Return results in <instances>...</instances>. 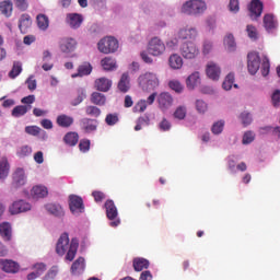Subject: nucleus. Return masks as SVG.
<instances>
[{"mask_svg":"<svg viewBox=\"0 0 280 280\" xmlns=\"http://www.w3.org/2000/svg\"><path fill=\"white\" fill-rule=\"evenodd\" d=\"M79 248V240L72 238L70 242L69 234L62 233L56 243V253L59 256L66 255V260L72 261L75 258Z\"/></svg>","mask_w":280,"mask_h":280,"instance_id":"1","label":"nucleus"},{"mask_svg":"<svg viewBox=\"0 0 280 280\" xmlns=\"http://www.w3.org/2000/svg\"><path fill=\"white\" fill-rule=\"evenodd\" d=\"M207 9L208 5L205 0H187L183 3L180 12L187 16L200 18Z\"/></svg>","mask_w":280,"mask_h":280,"instance_id":"2","label":"nucleus"},{"mask_svg":"<svg viewBox=\"0 0 280 280\" xmlns=\"http://www.w3.org/2000/svg\"><path fill=\"white\" fill-rule=\"evenodd\" d=\"M138 84L143 92H152L160 85L159 77L153 72H145L138 78Z\"/></svg>","mask_w":280,"mask_h":280,"instance_id":"3","label":"nucleus"},{"mask_svg":"<svg viewBox=\"0 0 280 280\" xmlns=\"http://www.w3.org/2000/svg\"><path fill=\"white\" fill-rule=\"evenodd\" d=\"M97 49L105 55L114 54L119 49V42L114 36L103 37L97 43Z\"/></svg>","mask_w":280,"mask_h":280,"instance_id":"4","label":"nucleus"},{"mask_svg":"<svg viewBox=\"0 0 280 280\" xmlns=\"http://www.w3.org/2000/svg\"><path fill=\"white\" fill-rule=\"evenodd\" d=\"M180 56L185 60H195L200 54V49L197 44L192 40H185L179 47Z\"/></svg>","mask_w":280,"mask_h":280,"instance_id":"5","label":"nucleus"},{"mask_svg":"<svg viewBox=\"0 0 280 280\" xmlns=\"http://www.w3.org/2000/svg\"><path fill=\"white\" fill-rule=\"evenodd\" d=\"M166 50L165 43L158 36L152 37L148 44V52L153 57L164 55Z\"/></svg>","mask_w":280,"mask_h":280,"instance_id":"6","label":"nucleus"},{"mask_svg":"<svg viewBox=\"0 0 280 280\" xmlns=\"http://www.w3.org/2000/svg\"><path fill=\"white\" fill-rule=\"evenodd\" d=\"M105 210H106L107 219L110 220L109 225L112 228L119 226L121 221L120 219H117L119 213H118V208L116 207L114 200H107L105 202Z\"/></svg>","mask_w":280,"mask_h":280,"instance_id":"7","label":"nucleus"},{"mask_svg":"<svg viewBox=\"0 0 280 280\" xmlns=\"http://www.w3.org/2000/svg\"><path fill=\"white\" fill-rule=\"evenodd\" d=\"M177 36L178 39L183 42H195L198 37V30L195 26L185 25L179 27Z\"/></svg>","mask_w":280,"mask_h":280,"instance_id":"8","label":"nucleus"},{"mask_svg":"<svg viewBox=\"0 0 280 280\" xmlns=\"http://www.w3.org/2000/svg\"><path fill=\"white\" fill-rule=\"evenodd\" d=\"M261 66L259 52L249 51L247 55V71L250 75L257 74Z\"/></svg>","mask_w":280,"mask_h":280,"instance_id":"9","label":"nucleus"},{"mask_svg":"<svg viewBox=\"0 0 280 280\" xmlns=\"http://www.w3.org/2000/svg\"><path fill=\"white\" fill-rule=\"evenodd\" d=\"M69 209L73 215H80L84 213L85 207L83 203V199L75 195L69 196Z\"/></svg>","mask_w":280,"mask_h":280,"instance_id":"10","label":"nucleus"},{"mask_svg":"<svg viewBox=\"0 0 280 280\" xmlns=\"http://www.w3.org/2000/svg\"><path fill=\"white\" fill-rule=\"evenodd\" d=\"M78 42L73 37H63L60 39L59 49L62 54L69 55L77 50Z\"/></svg>","mask_w":280,"mask_h":280,"instance_id":"11","label":"nucleus"},{"mask_svg":"<svg viewBox=\"0 0 280 280\" xmlns=\"http://www.w3.org/2000/svg\"><path fill=\"white\" fill-rule=\"evenodd\" d=\"M31 210H32L31 202L23 200V199L14 201L12 203V206L10 207V213L12 215L26 213V212H30Z\"/></svg>","mask_w":280,"mask_h":280,"instance_id":"12","label":"nucleus"},{"mask_svg":"<svg viewBox=\"0 0 280 280\" xmlns=\"http://www.w3.org/2000/svg\"><path fill=\"white\" fill-rule=\"evenodd\" d=\"M84 22V18L80 13H68L66 15V23L71 30H79Z\"/></svg>","mask_w":280,"mask_h":280,"instance_id":"13","label":"nucleus"},{"mask_svg":"<svg viewBox=\"0 0 280 280\" xmlns=\"http://www.w3.org/2000/svg\"><path fill=\"white\" fill-rule=\"evenodd\" d=\"M262 24L267 33H273L279 25L277 16L272 13L264 15Z\"/></svg>","mask_w":280,"mask_h":280,"instance_id":"14","label":"nucleus"},{"mask_svg":"<svg viewBox=\"0 0 280 280\" xmlns=\"http://www.w3.org/2000/svg\"><path fill=\"white\" fill-rule=\"evenodd\" d=\"M45 210L48 214L57 219H62L66 214L63 207L56 202L45 205Z\"/></svg>","mask_w":280,"mask_h":280,"instance_id":"15","label":"nucleus"},{"mask_svg":"<svg viewBox=\"0 0 280 280\" xmlns=\"http://www.w3.org/2000/svg\"><path fill=\"white\" fill-rule=\"evenodd\" d=\"M248 11H249L250 20H253V21L257 20L258 18L261 16L262 11H264L262 2L259 0H252L250 4L248 7Z\"/></svg>","mask_w":280,"mask_h":280,"instance_id":"16","label":"nucleus"},{"mask_svg":"<svg viewBox=\"0 0 280 280\" xmlns=\"http://www.w3.org/2000/svg\"><path fill=\"white\" fill-rule=\"evenodd\" d=\"M158 103L160 109L166 112L173 106L174 98L170 93L163 92L158 96Z\"/></svg>","mask_w":280,"mask_h":280,"instance_id":"17","label":"nucleus"},{"mask_svg":"<svg viewBox=\"0 0 280 280\" xmlns=\"http://www.w3.org/2000/svg\"><path fill=\"white\" fill-rule=\"evenodd\" d=\"M0 268L2 271L12 275H15L20 271L19 262H15V260H8L3 258L0 259Z\"/></svg>","mask_w":280,"mask_h":280,"instance_id":"18","label":"nucleus"},{"mask_svg":"<svg viewBox=\"0 0 280 280\" xmlns=\"http://www.w3.org/2000/svg\"><path fill=\"white\" fill-rule=\"evenodd\" d=\"M201 74L196 70L186 80V86L189 91H194L201 85Z\"/></svg>","mask_w":280,"mask_h":280,"instance_id":"19","label":"nucleus"},{"mask_svg":"<svg viewBox=\"0 0 280 280\" xmlns=\"http://www.w3.org/2000/svg\"><path fill=\"white\" fill-rule=\"evenodd\" d=\"M207 77L212 81H219L221 78V68L214 61H210L207 65Z\"/></svg>","mask_w":280,"mask_h":280,"instance_id":"20","label":"nucleus"},{"mask_svg":"<svg viewBox=\"0 0 280 280\" xmlns=\"http://www.w3.org/2000/svg\"><path fill=\"white\" fill-rule=\"evenodd\" d=\"M223 47L225 48V51L232 54L237 50V44L235 40V36L232 33L225 34V37H223Z\"/></svg>","mask_w":280,"mask_h":280,"instance_id":"21","label":"nucleus"},{"mask_svg":"<svg viewBox=\"0 0 280 280\" xmlns=\"http://www.w3.org/2000/svg\"><path fill=\"white\" fill-rule=\"evenodd\" d=\"M31 196H33V199H44L48 196V188L44 185H36L33 186V189H31Z\"/></svg>","mask_w":280,"mask_h":280,"instance_id":"22","label":"nucleus"},{"mask_svg":"<svg viewBox=\"0 0 280 280\" xmlns=\"http://www.w3.org/2000/svg\"><path fill=\"white\" fill-rule=\"evenodd\" d=\"M31 26H32V18L30 16V14L27 13L22 14L19 21V27L21 33L27 34Z\"/></svg>","mask_w":280,"mask_h":280,"instance_id":"23","label":"nucleus"},{"mask_svg":"<svg viewBox=\"0 0 280 280\" xmlns=\"http://www.w3.org/2000/svg\"><path fill=\"white\" fill-rule=\"evenodd\" d=\"M13 183L16 187H23L27 183V177L23 168H18L13 174Z\"/></svg>","mask_w":280,"mask_h":280,"instance_id":"24","label":"nucleus"},{"mask_svg":"<svg viewBox=\"0 0 280 280\" xmlns=\"http://www.w3.org/2000/svg\"><path fill=\"white\" fill-rule=\"evenodd\" d=\"M0 236L5 241L10 242L12 238V226L10 222H1L0 223Z\"/></svg>","mask_w":280,"mask_h":280,"instance_id":"25","label":"nucleus"},{"mask_svg":"<svg viewBox=\"0 0 280 280\" xmlns=\"http://www.w3.org/2000/svg\"><path fill=\"white\" fill-rule=\"evenodd\" d=\"M184 65V59L183 57H180V55H177V52H174L173 55H171V57L168 58V66L173 69V70H180L182 67Z\"/></svg>","mask_w":280,"mask_h":280,"instance_id":"26","label":"nucleus"},{"mask_svg":"<svg viewBox=\"0 0 280 280\" xmlns=\"http://www.w3.org/2000/svg\"><path fill=\"white\" fill-rule=\"evenodd\" d=\"M80 126L85 132L90 133L97 129V121L89 118H83L80 120Z\"/></svg>","mask_w":280,"mask_h":280,"instance_id":"27","label":"nucleus"},{"mask_svg":"<svg viewBox=\"0 0 280 280\" xmlns=\"http://www.w3.org/2000/svg\"><path fill=\"white\" fill-rule=\"evenodd\" d=\"M92 71H93V68L90 63H82L78 68V73L72 74L71 78L75 79L78 77H80V78L86 77V75H90L92 73Z\"/></svg>","mask_w":280,"mask_h":280,"instance_id":"28","label":"nucleus"},{"mask_svg":"<svg viewBox=\"0 0 280 280\" xmlns=\"http://www.w3.org/2000/svg\"><path fill=\"white\" fill-rule=\"evenodd\" d=\"M95 86L101 92H108L113 86V82L106 78H102L95 81Z\"/></svg>","mask_w":280,"mask_h":280,"instance_id":"29","label":"nucleus"},{"mask_svg":"<svg viewBox=\"0 0 280 280\" xmlns=\"http://www.w3.org/2000/svg\"><path fill=\"white\" fill-rule=\"evenodd\" d=\"M118 90L121 93H127L130 90V77L124 73L118 82Z\"/></svg>","mask_w":280,"mask_h":280,"instance_id":"30","label":"nucleus"},{"mask_svg":"<svg viewBox=\"0 0 280 280\" xmlns=\"http://www.w3.org/2000/svg\"><path fill=\"white\" fill-rule=\"evenodd\" d=\"M56 122L58 126L62 128H69L70 126L73 125L74 118L67 115H59L56 119Z\"/></svg>","mask_w":280,"mask_h":280,"instance_id":"31","label":"nucleus"},{"mask_svg":"<svg viewBox=\"0 0 280 280\" xmlns=\"http://www.w3.org/2000/svg\"><path fill=\"white\" fill-rule=\"evenodd\" d=\"M10 174V164L7 158H2L0 161V179L5 180Z\"/></svg>","mask_w":280,"mask_h":280,"instance_id":"32","label":"nucleus"},{"mask_svg":"<svg viewBox=\"0 0 280 280\" xmlns=\"http://www.w3.org/2000/svg\"><path fill=\"white\" fill-rule=\"evenodd\" d=\"M85 268V260L84 258L80 257L74 260L71 265V271L73 275H80Z\"/></svg>","mask_w":280,"mask_h":280,"instance_id":"33","label":"nucleus"},{"mask_svg":"<svg viewBox=\"0 0 280 280\" xmlns=\"http://www.w3.org/2000/svg\"><path fill=\"white\" fill-rule=\"evenodd\" d=\"M179 40L180 39L178 38V36H172L167 38L164 43L165 49H167L168 51H176L179 46Z\"/></svg>","mask_w":280,"mask_h":280,"instance_id":"34","label":"nucleus"},{"mask_svg":"<svg viewBox=\"0 0 280 280\" xmlns=\"http://www.w3.org/2000/svg\"><path fill=\"white\" fill-rule=\"evenodd\" d=\"M188 108L186 105H178L173 114L174 119L184 120L187 116Z\"/></svg>","mask_w":280,"mask_h":280,"instance_id":"35","label":"nucleus"},{"mask_svg":"<svg viewBox=\"0 0 280 280\" xmlns=\"http://www.w3.org/2000/svg\"><path fill=\"white\" fill-rule=\"evenodd\" d=\"M37 27L39 31L46 32L49 27V18L46 14H37Z\"/></svg>","mask_w":280,"mask_h":280,"instance_id":"36","label":"nucleus"},{"mask_svg":"<svg viewBox=\"0 0 280 280\" xmlns=\"http://www.w3.org/2000/svg\"><path fill=\"white\" fill-rule=\"evenodd\" d=\"M234 82H235V74L230 73L229 75L225 77V80L223 81V90L231 91L233 86L234 89H238V85L234 84Z\"/></svg>","mask_w":280,"mask_h":280,"instance_id":"37","label":"nucleus"},{"mask_svg":"<svg viewBox=\"0 0 280 280\" xmlns=\"http://www.w3.org/2000/svg\"><path fill=\"white\" fill-rule=\"evenodd\" d=\"M0 10L3 15L10 18L13 12V3L10 0L3 1L0 4Z\"/></svg>","mask_w":280,"mask_h":280,"instance_id":"38","label":"nucleus"},{"mask_svg":"<svg viewBox=\"0 0 280 280\" xmlns=\"http://www.w3.org/2000/svg\"><path fill=\"white\" fill-rule=\"evenodd\" d=\"M149 260L145 258H135L133 260V269L138 272L142 271L143 269H148Z\"/></svg>","mask_w":280,"mask_h":280,"instance_id":"39","label":"nucleus"},{"mask_svg":"<svg viewBox=\"0 0 280 280\" xmlns=\"http://www.w3.org/2000/svg\"><path fill=\"white\" fill-rule=\"evenodd\" d=\"M238 119L243 127H247V126L252 125V122L254 120L253 115L250 113H248L247 110H244L243 113H241L238 115Z\"/></svg>","mask_w":280,"mask_h":280,"instance_id":"40","label":"nucleus"},{"mask_svg":"<svg viewBox=\"0 0 280 280\" xmlns=\"http://www.w3.org/2000/svg\"><path fill=\"white\" fill-rule=\"evenodd\" d=\"M101 65L105 71H113L117 67L116 60L110 59V57H105V59H102Z\"/></svg>","mask_w":280,"mask_h":280,"instance_id":"41","label":"nucleus"},{"mask_svg":"<svg viewBox=\"0 0 280 280\" xmlns=\"http://www.w3.org/2000/svg\"><path fill=\"white\" fill-rule=\"evenodd\" d=\"M63 141L66 144L73 147L79 142V135L77 132H68L63 137Z\"/></svg>","mask_w":280,"mask_h":280,"instance_id":"42","label":"nucleus"},{"mask_svg":"<svg viewBox=\"0 0 280 280\" xmlns=\"http://www.w3.org/2000/svg\"><path fill=\"white\" fill-rule=\"evenodd\" d=\"M32 109L31 105H21V106H16L13 112L12 115L16 118L24 116L28 110Z\"/></svg>","mask_w":280,"mask_h":280,"instance_id":"43","label":"nucleus"},{"mask_svg":"<svg viewBox=\"0 0 280 280\" xmlns=\"http://www.w3.org/2000/svg\"><path fill=\"white\" fill-rule=\"evenodd\" d=\"M78 96L71 101L72 106H78L86 98V90L85 89H78L77 91Z\"/></svg>","mask_w":280,"mask_h":280,"instance_id":"44","label":"nucleus"},{"mask_svg":"<svg viewBox=\"0 0 280 280\" xmlns=\"http://www.w3.org/2000/svg\"><path fill=\"white\" fill-rule=\"evenodd\" d=\"M91 102L95 105L103 106L106 104V96L102 93H93L91 95Z\"/></svg>","mask_w":280,"mask_h":280,"instance_id":"45","label":"nucleus"},{"mask_svg":"<svg viewBox=\"0 0 280 280\" xmlns=\"http://www.w3.org/2000/svg\"><path fill=\"white\" fill-rule=\"evenodd\" d=\"M245 32L250 40L255 42L258 39V31L256 26L247 24Z\"/></svg>","mask_w":280,"mask_h":280,"instance_id":"46","label":"nucleus"},{"mask_svg":"<svg viewBox=\"0 0 280 280\" xmlns=\"http://www.w3.org/2000/svg\"><path fill=\"white\" fill-rule=\"evenodd\" d=\"M260 73L264 78H266L270 73V61L267 55H264V59L260 66Z\"/></svg>","mask_w":280,"mask_h":280,"instance_id":"47","label":"nucleus"},{"mask_svg":"<svg viewBox=\"0 0 280 280\" xmlns=\"http://www.w3.org/2000/svg\"><path fill=\"white\" fill-rule=\"evenodd\" d=\"M23 71L21 61H14L12 70H10L9 77L11 79L18 78Z\"/></svg>","mask_w":280,"mask_h":280,"instance_id":"48","label":"nucleus"},{"mask_svg":"<svg viewBox=\"0 0 280 280\" xmlns=\"http://www.w3.org/2000/svg\"><path fill=\"white\" fill-rule=\"evenodd\" d=\"M238 158L236 155L228 156V170H230L231 174H236Z\"/></svg>","mask_w":280,"mask_h":280,"instance_id":"49","label":"nucleus"},{"mask_svg":"<svg viewBox=\"0 0 280 280\" xmlns=\"http://www.w3.org/2000/svg\"><path fill=\"white\" fill-rule=\"evenodd\" d=\"M224 126H225V121L224 120L215 121L212 125V128H211L212 133L215 135V136L221 135L223 132V130H224Z\"/></svg>","mask_w":280,"mask_h":280,"instance_id":"50","label":"nucleus"},{"mask_svg":"<svg viewBox=\"0 0 280 280\" xmlns=\"http://www.w3.org/2000/svg\"><path fill=\"white\" fill-rule=\"evenodd\" d=\"M31 269H33L34 272L40 278L46 272L47 265H45V262H35Z\"/></svg>","mask_w":280,"mask_h":280,"instance_id":"51","label":"nucleus"},{"mask_svg":"<svg viewBox=\"0 0 280 280\" xmlns=\"http://www.w3.org/2000/svg\"><path fill=\"white\" fill-rule=\"evenodd\" d=\"M33 150L32 147L30 145H22L21 148L18 149V156H20V159H25V156H31Z\"/></svg>","mask_w":280,"mask_h":280,"instance_id":"52","label":"nucleus"},{"mask_svg":"<svg viewBox=\"0 0 280 280\" xmlns=\"http://www.w3.org/2000/svg\"><path fill=\"white\" fill-rule=\"evenodd\" d=\"M136 124H137V125H136V127H135V130H136V131H139V130L142 129V127L149 126V124H150V118H149V116H147V115H145L144 117H139Z\"/></svg>","mask_w":280,"mask_h":280,"instance_id":"53","label":"nucleus"},{"mask_svg":"<svg viewBox=\"0 0 280 280\" xmlns=\"http://www.w3.org/2000/svg\"><path fill=\"white\" fill-rule=\"evenodd\" d=\"M256 138V135L254 131H245L242 137V144H249L252 143Z\"/></svg>","mask_w":280,"mask_h":280,"instance_id":"54","label":"nucleus"},{"mask_svg":"<svg viewBox=\"0 0 280 280\" xmlns=\"http://www.w3.org/2000/svg\"><path fill=\"white\" fill-rule=\"evenodd\" d=\"M59 272V267L54 266L48 269L47 273L44 276L43 280H54Z\"/></svg>","mask_w":280,"mask_h":280,"instance_id":"55","label":"nucleus"},{"mask_svg":"<svg viewBox=\"0 0 280 280\" xmlns=\"http://www.w3.org/2000/svg\"><path fill=\"white\" fill-rule=\"evenodd\" d=\"M212 50H213V42L210 39H206L202 45V54L205 56H208L212 52Z\"/></svg>","mask_w":280,"mask_h":280,"instance_id":"56","label":"nucleus"},{"mask_svg":"<svg viewBox=\"0 0 280 280\" xmlns=\"http://www.w3.org/2000/svg\"><path fill=\"white\" fill-rule=\"evenodd\" d=\"M105 122L108 126H115L116 124L119 122V116L118 114H108L105 118Z\"/></svg>","mask_w":280,"mask_h":280,"instance_id":"57","label":"nucleus"},{"mask_svg":"<svg viewBox=\"0 0 280 280\" xmlns=\"http://www.w3.org/2000/svg\"><path fill=\"white\" fill-rule=\"evenodd\" d=\"M85 114L92 117H98L102 114V110L95 106H88L85 108Z\"/></svg>","mask_w":280,"mask_h":280,"instance_id":"58","label":"nucleus"},{"mask_svg":"<svg viewBox=\"0 0 280 280\" xmlns=\"http://www.w3.org/2000/svg\"><path fill=\"white\" fill-rule=\"evenodd\" d=\"M271 104L273 107H280V90H275L272 92Z\"/></svg>","mask_w":280,"mask_h":280,"instance_id":"59","label":"nucleus"},{"mask_svg":"<svg viewBox=\"0 0 280 280\" xmlns=\"http://www.w3.org/2000/svg\"><path fill=\"white\" fill-rule=\"evenodd\" d=\"M196 109L199 114H205L208 110V105L205 101L197 100L196 101Z\"/></svg>","mask_w":280,"mask_h":280,"instance_id":"60","label":"nucleus"},{"mask_svg":"<svg viewBox=\"0 0 280 280\" xmlns=\"http://www.w3.org/2000/svg\"><path fill=\"white\" fill-rule=\"evenodd\" d=\"M24 131L33 137L38 136L43 130L37 126H27Z\"/></svg>","mask_w":280,"mask_h":280,"instance_id":"61","label":"nucleus"},{"mask_svg":"<svg viewBox=\"0 0 280 280\" xmlns=\"http://www.w3.org/2000/svg\"><path fill=\"white\" fill-rule=\"evenodd\" d=\"M172 128V124L170 120H167L166 118H163L160 124H159V129L163 132L165 131H170Z\"/></svg>","mask_w":280,"mask_h":280,"instance_id":"62","label":"nucleus"},{"mask_svg":"<svg viewBox=\"0 0 280 280\" xmlns=\"http://www.w3.org/2000/svg\"><path fill=\"white\" fill-rule=\"evenodd\" d=\"M168 86L175 91L176 93H182L184 90V86L180 84V82L174 80L168 83Z\"/></svg>","mask_w":280,"mask_h":280,"instance_id":"63","label":"nucleus"},{"mask_svg":"<svg viewBox=\"0 0 280 280\" xmlns=\"http://www.w3.org/2000/svg\"><path fill=\"white\" fill-rule=\"evenodd\" d=\"M147 107H148V105L145 103V100H141L133 107V112L135 113H143L147 109Z\"/></svg>","mask_w":280,"mask_h":280,"instance_id":"64","label":"nucleus"}]
</instances>
